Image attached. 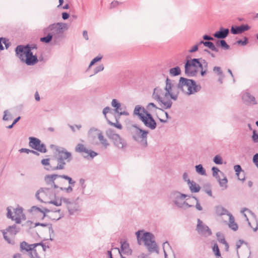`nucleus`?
I'll use <instances>...</instances> for the list:
<instances>
[{"label": "nucleus", "instance_id": "obj_30", "mask_svg": "<svg viewBox=\"0 0 258 258\" xmlns=\"http://www.w3.org/2000/svg\"><path fill=\"white\" fill-rule=\"evenodd\" d=\"M229 227L234 231H236L238 228L237 224L234 222V218L231 214H229Z\"/></svg>", "mask_w": 258, "mask_h": 258}, {"label": "nucleus", "instance_id": "obj_42", "mask_svg": "<svg viewBox=\"0 0 258 258\" xmlns=\"http://www.w3.org/2000/svg\"><path fill=\"white\" fill-rule=\"evenodd\" d=\"M39 225L41 226L42 227L48 226L49 233H53V228H52L51 224H47V223H36L35 224V226H39Z\"/></svg>", "mask_w": 258, "mask_h": 258}, {"label": "nucleus", "instance_id": "obj_37", "mask_svg": "<svg viewBox=\"0 0 258 258\" xmlns=\"http://www.w3.org/2000/svg\"><path fill=\"white\" fill-rule=\"evenodd\" d=\"M212 170L213 172V176L215 177L216 179L218 178L220 176L218 175V173L220 172V174L222 176H224V173L220 171L219 169L216 167H213L212 168Z\"/></svg>", "mask_w": 258, "mask_h": 258}, {"label": "nucleus", "instance_id": "obj_59", "mask_svg": "<svg viewBox=\"0 0 258 258\" xmlns=\"http://www.w3.org/2000/svg\"><path fill=\"white\" fill-rule=\"evenodd\" d=\"M253 134L252 136V140L254 143H258V134H256V131L254 130L253 131Z\"/></svg>", "mask_w": 258, "mask_h": 258}, {"label": "nucleus", "instance_id": "obj_41", "mask_svg": "<svg viewBox=\"0 0 258 258\" xmlns=\"http://www.w3.org/2000/svg\"><path fill=\"white\" fill-rule=\"evenodd\" d=\"M59 178H63V179H65L67 180H68V182L71 185H72L73 186L74 185L75 183V181H74L72 178L69 176H68V175H59Z\"/></svg>", "mask_w": 258, "mask_h": 258}, {"label": "nucleus", "instance_id": "obj_18", "mask_svg": "<svg viewBox=\"0 0 258 258\" xmlns=\"http://www.w3.org/2000/svg\"><path fill=\"white\" fill-rule=\"evenodd\" d=\"M37 45L35 43L28 44L26 45H20L16 47L15 51L16 54H20L23 51L27 52L28 50L32 51L33 49H37Z\"/></svg>", "mask_w": 258, "mask_h": 258}, {"label": "nucleus", "instance_id": "obj_17", "mask_svg": "<svg viewBox=\"0 0 258 258\" xmlns=\"http://www.w3.org/2000/svg\"><path fill=\"white\" fill-rule=\"evenodd\" d=\"M59 177V175L58 174L47 175L44 177V180L49 187L57 188L59 187V186L55 183L54 181Z\"/></svg>", "mask_w": 258, "mask_h": 258}, {"label": "nucleus", "instance_id": "obj_33", "mask_svg": "<svg viewBox=\"0 0 258 258\" xmlns=\"http://www.w3.org/2000/svg\"><path fill=\"white\" fill-rule=\"evenodd\" d=\"M169 73L172 76H177L181 74V70L179 67H176L169 70Z\"/></svg>", "mask_w": 258, "mask_h": 258}, {"label": "nucleus", "instance_id": "obj_58", "mask_svg": "<svg viewBox=\"0 0 258 258\" xmlns=\"http://www.w3.org/2000/svg\"><path fill=\"white\" fill-rule=\"evenodd\" d=\"M60 189L64 190L67 193H70L73 191V188L71 185H70L68 187H62L61 186L59 187Z\"/></svg>", "mask_w": 258, "mask_h": 258}, {"label": "nucleus", "instance_id": "obj_21", "mask_svg": "<svg viewBox=\"0 0 258 258\" xmlns=\"http://www.w3.org/2000/svg\"><path fill=\"white\" fill-rule=\"evenodd\" d=\"M250 26H249L247 24H242L238 26H232L230 31L232 34H241L245 31H248L250 29Z\"/></svg>", "mask_w": 258, "mask_h": 258}, {"label": "nucleus", "instance_id": "obj_28", "mask_svg": "<svg viewBox=\"0 0 258 258\" xmlns=\"http://www.w3.org/2000/svg\"><path fill=\"white\" fill-rule=\"evenodd\" d=\"M142 111L144 113L146 114V112H148L147 111L145 110L144 107H141L140 105L136 106L134 111V114L135 115H138L140 119L142 120V116H145L144 114H143L141 111Z\"/></svg>", "mask_w": 258, "mask_h": 258}, {"label": "nucleus", "instance_id": "obj_16", "mask_svg": "<svg viewBox=\"0 0 258 258\" xmlns=\"http://www.w3.org/2000/svg\"><path fill=\"white\" fill-rule=\"evenodd\" d=\"M75 151L80 153H84L86 154L87 155H83L85 158H87L88 156H90L91 158H94L97 155V153L92 150H88L83 144L80 143L78 144L76 147Z\"/></svg>", "mask_w": 258, "mask_h": 258}, {"label": "nucleus", "instance_id": "obj_56", "mask_svg": "<svg viewBox=\"0 0 258 258\" xmlns=\"http://www.w3.org/2000/svg\"><path fill=\"white\" fill-rule=\"evenodd\" d=\"M167 247H168L169 248H171L169 243L167 241L165 242L163 244V251H164V254L165 258H167V253H166V252L165 251V248Z\"/></svg>", "mask_w": 258, "mask_h": 258}, {"label": "nucleus", "instance_id": "obj_14", "mask_svg": "<svg viewBox=\"0 0 258 258\" xmlns=\"http://www.w3.org/2000/svg\"><path fill=\"white\" fill-rule=\"evenodd\" d=\"M196 230L199 234L203 236H208L212 234V232L209 227L204 224L200 219H198Z\"/></svg>", "mask_w": 258, "mask_h": 258}, {"label": "nucleus", "instance_id": "obj_3", "mask_svg": "<svg viewBox=\"0 0 258 258\" xmlns=\"http://www.w3.org/2000/svg\"><path fill=\"white\" fill-rule=\"evenodd\" d=\"M175 90L178 91H181L183 93L187 95H191L200 91L201 87L196 84V82L191 79H186L181 77L179 82L176 86H174Z\"/></svg>", "mask_w": 258, "mask_h": 258}, {"label": "nucleus", "instance_id": "obj_45", "mask_svg": "<svg viewBox=\"0 0 258 258\" xmlns=\"http://www.w3.org/2000/svg\"><path fill=\"white\" fill-rule=\"evenodd\" d=\"M120 103L119 102H118V101L116 99H113L112 100L111 105L112 107H113L115 108V111L118 110L119 107H120Z\"/></svg>", "mask_w": 258, "mask_h": 258}, {"label": "nucleus", "instance_id": "obj_64", "mask_svg": "<svg viewBox=\"0 0 258 258\" xmlns=\"http://www.w3.org/2000/svg\"><path fill=\"white\" fill-rule=\"evenodd\" d=\"M253 162L258 168V153L255 154L253 157Z\"/></svg>", "mask_w": 258, "mask_h": 258}, {"label": "nucleus", "instance_id": "obj_19", "mask_svg": "<svg viewBox=\"0 0 258 258\" xmlns=\"http://www.w3.org/2000/svg\"><path fill=\"white\" fill-rule=\"evenodd\" d=\"M38 244H28L26 241H23L21 242L20 245V250L21 252L23 253H27L29 254L30 251L32 250V248H35V247H38Z\"/></svg>", "mask_w": 258, "mask_h": 258}, {"label": "nucleus", "instance_id": "obj_49", "mask_svg": "<svg viewBox=\"0 0 258 258\" xmlns=\"http://www.w3.org/2000/svg\"><path fill=\"white\" fill-rule=\"evenodd\" d=\"M79 182L81 186V187L79 189V190L81 191L82 194H83L84 192V189L86 187V185L85 184V180L83 178H81L79 180Z\"/></svg>", "mask_w": 258, "mask_h": 258}, {"label": "nucleus", "instance_id": "obj_9", "mask_svg": "<svg viewBox=\"0 0 258 258\" xmlns=\"http://www.w3.org/2000/svg\"><path fill=\"white\" fill-rule=\"evenodd\" d=\"M142 239L144 240L145 245L147 246L150 252L156 251L157 253H158L157 246L154 240V235L152 233L145 232L144 233Z\"/></svg>", "mask_w": 258, "mask_h": 258}, {"label": "nucleus", "instance_id": "obj_31", "mask_svg": "<svg viewBox=\"0 0 258 258\" xmlns=\"http://www.w3.org/2000/svg\"><path fill=\"white\" fill-rule=\"evenodd\" d=\"M234 169L236 172V174L238 177V179L241 181H244L245 180V176H243L242 178L240 177V172H242L244 174V171L242 170V168L239 165H236L234 166Z\"/></svg>", "mask_w": 258, "mask_h": 258}, {"label": "nucleus", "instance_id": "obj_40", "mask_svg": "<svg viewBox=\"0 0 258 258\" xmlns=\"http://www.w3.org/2000/svg\"><path fill=\"white\" fill-rule=\"evenodd\" d=\"M36 244H38V246H41V247L39 249H38V251H40L42 252V253L43 254V256H45V252L46 250V249L49 248V246H46L45 244H44L42 242L37 243Z\"/></svg>", "mask_w": 258, "mask_h": 258}, {"label": "nucleus", "instance_id": "obj_51", "mask_svg": "<svg viewBox=\"0 0 258 258\" xmlns=\"http://www.w3.org/2000/svg\"><path fill=\"white\" fill-rule=\"evenodd\" d=\"M213 161L216 164H222L223 163L222 158L220 155L215 156L214 158Z\"/></svg>", "mask_w": 258, "mask_h": 258}, {"label": "nucleus", "instance_id": "obj_8", "mask_svg": "<svg viewBox=\"0 0 258 258\" xmlns=\"http://www.w3.org/2000/svg\"><path fill=\"white\" fill-rule=\"evenodd\" d=\"M21 61L25 62L27 66H33L38 62L36 55H33L32 51H23L20 54H16Z\"/></svg>", "mask_w": 258, "mask_h": 258}, {"label": "nucleus", "instance_id": "obj_11", "mask_svg": "<svg viewBox=\"0 0 258 258\" xmlns=\"http://www.w3.org/2000/svg\"><path fill=\"white\" fill-rule=\"evenodd\" d=\"M106 134L112 140L114 145L118 148L124 149L126 147L125 141L118 134L114 133L111 130L107 131Z\"/></svg>", "mask_w": 258, "mask_h": 258}, {"label": "nucleus", "instance_id": "obj_52", "mask_svg": "<svg viewBox=\"0 0 258 258\" xmlns=\"http://www.w3.org/2000/svg\"><path fill=\"white\" fill-rule=\"evenodd\" d=\"M1 39L5 44L6 48L8 49L11 45V43L9 42V39L5 37H1Z\"/></svg>", "mask_w": 258, "mask_h": 258}, {"label": "nucleus", "instance_id": "obj_15", "mask_svg": "<svg viewBox=\"0 0 258 258\" xmlns=\"http://www.w3.org/2000/svg\"><path fill=\"white\" fill-rule=\"evenodd\" d=\"M142 121L147 127L151 130H154L156 127L157 123L149 112H146L145 116H142Z\"/></svg>", "mask_w": 258, "mask_h": 258}, {"label": "nucleus", "instance_id": "obj_27", "mask_svg": "<svg viewBox=\"0 0 258 258\" xmlns=\"http://www.w3.org/2000/svg\"><path fill=\"white\" fill-rule=\"evenodd\" d=\"M187 182L191 192H198L200 190L201 187L196 182L190 181V179H188Z\"/></svg>", "mask_w": 258, "mask_h": 258}, {"label": "nucleus", "instance_id": "obj_7", "mask_svg": "<svg viewBox=\"0 0 258 258\" xmlns=\"http://www.w3.org/2000/svg\"><path fill=\"white\" fill-rule=\"evenodd\" d=\"M19 231V228L15 224L9 226L6 229L2 230L5 240L9 244L13 245L15 244V235Z\"/></svg>", "mask_w": 258, "mask_h": 258}, {"label": "nucleus", "instance_id": "obj_61", "mask_svg": "<svg viewBox=\"0 0 258 258\" xmlns=\"http://www.w3.org/2000/svg\"><path fill=\"white\" fill-rule=\"evenodd\" d=\"M193 198L197 201V203L196 205V209L198 210L202 211L203 208L201 206L200 204L199 203L198 199L195 197H193Z\"/></svg>", "mask_w": 258, "mask_h": 258}, {"label": "nucleus", "instance_id": "obj_43", "mask_svg": "<svg viewBox=\"0 0 258 258\" xmlns=\"http://www.w3.org/2000/svg\"><path fill=\"white\" fill-rule=\"evenodd\" d=\"M147 109L150 111H154L156 109H160L156 105L153 103H150L147 106Z\"/></svg>", "mask_w": 258, "mask_h": 258}, {"label": "nucleus", "instance_id": "obj_2", "mask_svg": "<svg viewBox=\"0 0 258 258\" xmlns=\"http://www.w3.org/2000/svg\"><path fill=\"white\" fill-rule=\"evenodd\" d=\"M67 27V24L57 23L50 25L43 30L46 36L40 38V41L46 43H49L53 38L55 41H57L63 36V29Z\"/></svg>", "mask_w": 258, "mask_h": 258}, {"label": "nucleus", "instance_id": "obj_50", "mask_svg": "<svg viewBox=\"0 0 258 258\" xmlns=\"http://www.w3.org/2000/svg\"><path fill=\"white\" fill-rule=\"evenodd\" d=\"M104 70V66L103 65L100 64L98 66V67H96L94 70V75L97 74L98 73ZM93 74L90 75V77L92 76Z\"/></svg>", "mask_w": 258, "mask_h": 258}, {"label": "nucleus", "instance_id": "obj_53", "mask_svg": "<svg viewBox=\"0 0 258 258\" xmlns=\"http://www.w3.org/2000/svg\"><path fill=\"white\" fill-rule=\"evenodd\" d=\"M32 209H35L36 210H37L38 211L42 213H43V216H45V213H48L50 212V210L46 208H43V209H41L39 208L36 207L35 206H33L32 207Z\"/></svg>", "mask_w": 258, "mask_h": 258}, {"label": "nucleus", "instance_id": "obj_34", "mask_svg": "<svg viewBox=\"0 0 258 258\" xmlns=\"http://www.w3.org/2000/svg\"><path fill=\"white\" fill-rule=\"evenodd\" d=\"M205 46L208 47L209 49H210L211 50L215 51V52H218L219 50L215 46L214 44L209 41H206L205 42Z\"/></svg>", "mask_w": 258, "mask_h": 258}, {"label": "nucleus", "instance_id": "obj_46", "mask_svg": "<svg viewBox=\"0 0 258 258\" xmlns=\"http://www.w3.org/2000/svg\"><path fill=\"white\" fill-rule=\"evenodd\" d=\"M220 47L225 50H228L230 48V46L223 39L220 40Z\"/></svg>", "mask_w": 258, "mask_h": 258}, {"label": "nucleus", "instance_id": "obj_38", "mask_svg": "<svg viewBox=\"0 0 258 258\" xmlns=\"http://www.w3.org/2000/svg\"><path fill=\"white\" fill-rule=\"evenodd\" d=\"M119 118V117H118V116H115V119H116V123L112 122L111 121H110L109 120H108V122L111 125H112L113 126L116 127V128H117L118 129L121 130V129H122V125L118 122Z\"/></svg>", "mask_w": 258, "mask_h": 258}, {"label": "nucleus", "instance_id": "obj_48", "mask_svg": "<svg viewBox=\"0 0 258 258\" xmlns=\"http://www.w3.org/2000/svg\"><path fill=\"white\" fill-rule=\"evenodd\" d=\"M102 56H99V55H98V56H97L95 57L94 58H93V59L91 60V62H90V64H89V66L88 69H89V68H90L92 66L94 65L96 62H97V61H100V60L102 59Z\"/></svg>", "mask_w": 258, "mask_h": 258}, {"label": "nucleus", "instance_id": "obj_57", "mask_svg": "<svg viewBox=\"0 0 258 258\" xmlns=\"http://www.w3.org/2000/svg\"><path fill=\"white\" fill-rule=\"evenodd\" d=\"M45 203H48L51 204H53L56 206H59L61 205V201L60 200L58 201H46Z\"/></svg>", "mask_w": 258, "mask_h": 258}, {"label": "nucleus", "instance_id": "obj_22", "mask_svg": "<svg viewBox=\"0 0 258 258\" xmlns=\"http://www.w3.org/2000/svg\"><path fill=\"white\" fill-rule=\"evenodd\" d=\"M14 216V221H16L17 224L21 222L22 219H25V215L23 213V209L22 208H17L15 209Z\"/></svg>", "mask_w": 258, "mask_h": 258}, {"label": "nucleus", "instance_id": "obj_13", "mask_svg": "<svg viewBox=\"0 0 258 258\" xmlns=\"http://www.w3.org/2000/svg\"><path fill=\"white\" fill-rule=\"evenodd\" d=\"M186 197H190V196L181 194L177 191H172L170 195V198L178 208L182 207V203H183V200Z\"/></svg>", "mask_w": 258, "mask_h": 258}, {"label": "nucleus", "instance_id": "obj_63", "mask_svg": "<svg viewBox=\"0 0 258 258\" xmlns=\"http://www.w3.org/2000/svg\"><path fill=\"white\" fill-rule=\"evenodd\" d=\"M182 207H181L180 208H182V209H186L188 208H190V207H191L192 206L191 205H189L188 204L187 202H186L185 201H183V203H182Z\"/></svg>", "mask_w": 258, "mask_h": 258}, {"label": "nucleus", "instance_id": "obj_20", "mask_svg": "<svg viewBox=\"0 0 258 258\" xmlns=\"http://www.w3.org/2000/svg\"><path fill=\"white\" fill-rule=\"evenodd\" d=\"M121 248L119 249L118 248H115V249L117 250V252L121 257L122 252L124 254H131L132 252V249L130 248L129 244L126 241H120Z\"/></svg>", "mask_w": 258, "mask_h": 258}, {"label": "nucleus", "instance_id": "obj_24", "mask_svg": "<svg viewBox=\"0 0 258 258\" xmlns=\"http://www.w3.org/2000/svg\"><path fill=\"white\" fill-rule=\"evenodd\" d=\"M243 101L246 103L252 105L257 104L255 97L248 92H245L242 96Z\"/></svg>", "mask_w": 258, "mask_h": 258}, {"label": "nucleus", "instance_id": "obj_47", "mask_svg": "<svg viewBox=\"0 0 258 258\" xmlns=\"http://www.w3.org/2000/svg\"><path fill=\"white\" fill-rule=\"evenodd\" d=\"M213 250L215 252V254L217 257H219L221 256V253L218 247V246L217 244H215L213 247Z\"/></svg>", "mask_w": 258, "mask_h": 258}, {"label": "nucleus", "instance_id": "obj_4", "mask_svg": "<svg viewBox=\"0 0 258 258\" xmlns=\"http://www.w3.org/2000/svg\"><path fill=\"white\" fill-rule=\"evenodd\" d=\"M55 158L57 162V165L56 166L52 168V170L63 169L66 163L70 162L73 159L72 153L63 148L56 149Z\"/></svg>", "mask_w": 258, "mask_h": 258}, {"label": "nucleus", "instance_id": "obj_60", "mask_svg": "<svg viewBox=\"0 0 258 258\" xmlns=\"http://www.w3.org/2000/svg\"><path fill=\"white\" fill-rule=\"evenodd\" d=\"M7 216L8 218L11 219L12 220H14V216H12V213L11 211V209L10 207H8L7 209Z\"/></svg>", "mask_w": 258, "mask_h": 258}, {"label": "nucleus", "instance_id": "obj_36", "mask_svg": "<svg viewBox=\"0 0 258 258\" xmlns=\"http://www.w3.org/2000/svg\"><path fill=\"white\" fill-rule=\"evenodd\" d=\"M196 172L202 175H206V172L205 169L203 168L202 165L199 164L195 166Z\"/></svg>", "mask_w": 258, "mask_h": 258}, {"label": "nucleus", "instance_id": "obj_35", "mask_svg": "<svg viewBox=\"0 0 258 258\" xmlns=\"http://www.w3.org/2000/svg\"><path fill=\"white\" fill-rule=\"evenodd\" d=\"M98 138L100 141V143H101V144L103 145L105 148H106L109 145V144L108 143L107 140L105 138H104V136H103L101 133L98 134Z\"/></svg>", "mask_w": 258, "mask_h": 258}, {"label": "nucleus", "instance_id": "obj_10", "mask_svg": "<svg viewBox=\"0 0 258 258\" xmlns=\"http://www.w3.org/2000/svg\"><path fill=\"white\" fill-rule=\"evenodd\" d=\"M201 60L200 58H193L190 60H187L185 63V73L188 77H192L196 75L197 73V70H190V68L194 67L196 69L198 68L200 65V62Z\"/></svg>", "mask_w": 258, "mask_h": 258}, {"label": "nucleus", "instance_id": "obj_29", "mask_svg": "<svg viewBox=\"0 0 258 258\" xmlns=\"http://www.w3.org/2000/svg\"><path fill=\"white\" fill-rule=\"evenodd\" d=\"M215 211L217 215L219 216H222L224 215H227L229 216V214H230L227 210L225 209L221 206H218L215 207Z\"/></svg>", "mask_w": 258, "mask_h": 258}, {"label": "nucleus", "instance_id": "obj_39", "mask_svg": "<svg viewBox=\"0 0 258 258\" xmlns=\"http://www.w3.org/2000/svg\"><path fill=\"white\" fill-rule=\"evenodd\" d=\"M115 112L118 114L116 116H118V117H120V115L127 116L129 115V113L126 111L125 110H123L122 108L121 107V104L120 105L118 110L115 111Z\"/></svg>", "mask_w": 258, "mask_h": 258}, {"label": "nucleus", "instance_id": "obj_25", "mask_svg": "<svg viewBox=\"0 0 258 258\" xmlns=\"http://www.w3.org/2000/svg\"><path fill=\"white\" fill-rule=\"evenodd\" d=\"M39 248L37 247L32 248V250L30 251L29 253V256L30 258H44L43 254L40 251H38Z\"/></svg>", "mask_w": 258, "mask_h": 258}, {"label": "nucleus", "instance_id": "obj_12", "mask_svg": "<svg viewBox=\"0 0 258 258\" xmlns=\"http://www.w3.org/2000/svg\"><path fill=\"white\" fill-rule=\"evenodd\" d=\"M29 145L32 149L43 153L47 152L45 144L42 143L39 139L35 137H29Z\"/></svg>", "mask_w": 258, "mask_h": 258}, {"label": "nucleus", "instance_id": "obj_62", "mask_svg": "<svg viewBox=\"0 0 258 258\" xmlns=\"http://www.w3.org/2000/svg\"><path fill=\"white\" fill-rule=\"evenodd\" d=\"M61 202H62L63 203L67 205V208H69V205L71 204H72L73 202H72L70 201L69 199L67 198H62L61 199Z\"/></svg>", "mask_w": 258, "mask_h": 258}, {"label": "nucleus", "instance_id": "obj_26", "mask_svg": "<svg viewBox=\"0 0 258 258\" xmlns=\"http://www.w3.org/2000/svg\"><path fill=\"white\" fill-rule=\"evenodd\" d=\"M68 210L69 211V214L73 215L76 214H78L79 212L80 207L77 203L73 202L72 204H71L69 205Z\"/></svg>", "mask_w": 258, "mask_h": 258}, {"label": "nucleus", "instance_id": "obj_23", "mask_svg": "<svg viewBox=\"0 0 258 258\" xmlns=\"http://www.w3.org/2000/svg\"><path fill=\"white\" fill-rule=\"evenodd\" d=\"M229 33V30L228 28H224L223 27H221L219 29V30L216 31L214 34L213 36L214 37L218 39H223L225 38Z\"/></svg>", "mask_w": 258, "mask_h": 258}, {"label": "nucleus", "instance_id": "obj_1", "mask_svg": "<svg viewBox=\"0 0 258 258\" xmlns=\"http://www.w3.org/2000/svg\"><path fill=\"white\" fill-rule=\"evenodd\" d=\"M178 95V91L175 90L172 81L167 78L164 89L159 87L154 88L152 98L159 103L161 107L167 109L170 108L172 106V102L170 99L176 100Z\"/></svg>", "mask_w": 258, "mask_h": 258}, {"label": "nucleus", "instance_id": "obj_55", "mask_svg": "<svg viewBox=\"0 0 258 258\" xmlns=\"http://www.w3.org/2000/svg\"><path fill=\"white\" fill-rule=\"evenodd\" d=\"M213 72L215 73H217V75L220 76H223V72L221 68L219 67H214L213 68Z\"/></svg>", "mask_w": 258, "mask_h": 258}, {"label": "nucleus", "instance_id": "obj_5", "mask_svg": "<svg viewBox=\"0 0 258 258\" xmlns=\"http://www.w3.org/2000/svg\"><path fill=\"white\" fill-rule=\"evenodd\" d=\"M133 127L135 128L133 132V139L142 147H146L148 145L147 135L149 132L140 128L137 124L133 125Z\"/></svg>", "mask_w": 258, "mask_h": 258}, {"label": "nucleus", "instance_id": "obj_32", "mask_svg": "<svg viewBox=\"0 0 258 258\" xmlns=\"http://www.w3.org/2000/svg\"><path fill=\"white\" fill-rule=\"evenodd\" d=\"M222 176L223 177V178L221 179L220 177H219L217 179L218 180V181L219 182L220 186L221 187H224V189H226L227 187V183L228 182V180L224 174V176Z\"/></svg>", "mask_w": 258, "mask_h": 258}, {"label": "nucleus", "instance_id": "obj_54", "mask_svg": "<svg viewBox=\"0 0 258 258\" xmlns=\"http://www.w3.org/2000/svg\"><path fill=\"white\" fill-rule=\"evenodd\" d=\"M243 40H239L237 41V43L239 45H241L242 46L246 45L248 43V40L247 37H244Z\"/></svg>", "mask_w": 258, "mask_h": 258}, {"label": "nucleus", "instance_id": "obj_44", "mask_svg": "<svg viewBox=\"0 0 258 258\" xmlns=\"http://www.w3.org/2000/svg\"><path fill=\"white\" fill-rule=\"evenodd\" d=\"M4 113V115L3 118L4 120H10L12 119V115L9 112L8 110H5Z\"/></svg>", "mask_w": 258, "mask_h": 258}, {"label": "nucleus", "instance_id": "obj_6", "mask_svg": "<svg viewBox=\"0 0 258 258\" xmlns=\"http://www.w3.org/2000/svg\"><path fill=\"white\" fill-rule=\"evenodd\" d=\"M53 187H43L39 189L36 194V198L41 202L48 201V199L53 198L55 196Z\"/></svg>", "mask_w": 258, "mask_h": 258}]
</instances>
